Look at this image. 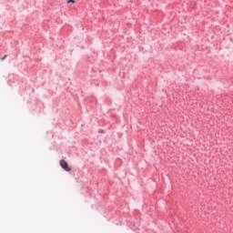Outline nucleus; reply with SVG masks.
<instances>
[{
  "label": "nucleus",
  "mask_w": 233,
  "mask_h": 233,
  "mask_svg": "<svg viewBox=\"0 0 233 233\" xmlns=\"http://www.w3.org/2000/svg\"><path fill=\"white\" fill-rule=\"evenodd\" d=\"M60 166L62 167V168H64V170H66V172H70V170H72L68 167V163H66L65 160H60Z\"/></svg>",
  "instance_id": "1"
},
{
  "label": "nucleus",
  "mask_w": 233,
  "mask_h": 233,
  "mask_svg": "<svg viewBox=\"0 0 233 233\" xmlns=\"http://www.w3.org/2000/svg\"><path fill=\"white\" fill-rule=\"evenodd\" d=\"M7 56H4L2 58H1V61H5V59H6Z\"/></svg>",
  "instance_id": "2"
},
{
  "label": "nucleus",
  "mask_w": 233,
  "mask_h": 233,
  "mask_svg": "<svg viewBox=\"0 0 233 233\" xmlns=\"http://www.w3.org/2000/svg\"><path fill=\"white\" fill-rule=\"evenodd\" d=\"M67 3H76L75 0H68Z\"/></svg>",
  "instance_id": "3"
}]
</instances>
